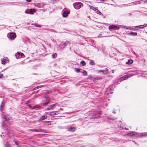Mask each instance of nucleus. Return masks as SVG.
Instances as JSON below:
<instances>
[{
	"mask_svg": "<svg viewBox=\"0 0 147 147\" xmlns=\"http://www.w3.org/2000/svg\"><path fill=\"white\" fill-rule=\"evenodd\" d=\"M90 64L92 65H94V62L93 61L91 60L90 63Z\"/></svg>",
	"mask_w": 147,
	"mask_h": 147,
	"instance_id": "72a5a7b5",
	"label": "nucleus"
},
{
	"mask_svg": "<svg viewBox=\"0 0 147 147\" xmlns=\"http://www.w3.org/2000/svg\"><path fill=\"white\" fill-rule=\"evenodd\" d=\"M130 76H128V75H125L124 76V77L125 78H123V79H127Z\"/></svg>",
	"mask_w": 147,
	"mask_h": 147,
	"instance_id": "7c9ffc66",
	"label": "nucleus"
},
{
	"mask_svg": "<svg viewBox=\"0 0 147 147\" xmlns=\"http://www.w3.org/2000/svg\"><path fill=\"white\" fill-rule=\"evenodd\" d=\"M29 11L28 10H26L25 11V13H26L29 14Z\"/></svg>",
	"mask_w": 147,
	"mask_h": 147,
	"instance_id": "4c0bfd02",
	"label": "nucleus"
},
{
	"mask_svg": "<svg viewBox=\"0 0 147 147\" xmlns=\"http://www.w3.org/2000/svg\"><path fill=\"white\" fill-rule=\"evenodd\" d=\"M57 56V54L56 53H55L53 54L52 55V57L53 58H55Z\"/></svg>",
	"mask_w": 147,
	"mask_h": 147,
	"instance_id": "4be33fe9",
	"label": "nucleus"
},
{
	"mask_svg": "<svg viewBox=\"0 0 147 147\" xmlns=\"http://www.w3.org/2000/svg\"><path fill=\"white\" fill-rule=\"evenodd\" d=\"M90 8H91L92 9H95L94 7H93L92 6H91V7H90Z\"/></svg>",
	"mask_w": 147,
	"mask_h": 147,
	"instance_id": "8fccbe9b",
	"label": "nucleus"
},
{
	"mask_svg": "<svg viewBox=\"0 0 147 147\" xmlns=\"http://www.w3.org/2000/svg\"><path fill=\"white\" fill-rule=\"evenodd\" d=\"M39 107L38 105H36L32 107V108H31V109H36L37 108H38Z\"/></svg>",
	"mask_w": 147,
	"mask_h": 147,
	"instance_id": "b1692460",
	"label": "nucleus"
},
{
	"mask_svg": "<svg viewBox=\"0 0 147 147\" xmlns=\"http://www.w3.org/2000/svg\"><path fill=\"white\" fill-rule=\"evenodd\" d=\"M95 11H96V12H98L99 11V10L98 9H95Z\"/></svg>",
	"mask_w": 147,
	"mask_h": 147,
	"instance_id": "c03bdc74",
	"label": "nucleus"
},
{
	"mask_svg": "<svg viewBox=\"0 0 147 147\" xmlns=\"http://www.w3.org/2000/svg\"><path fill=\"white\" fill-rule=\"evenodd\" d=\"M16 35L15 33L11 32L8 33L7 34V36L9 38L11 39H14L16 37Z\"/></svg>",
	"mask_w": 147,
	"mask_h": 147,
	"instance_id": "20e7f679",
	"label": "nucleus"
},
{
	"mask_svg": "<svg viewBox=\"0 0 147 147\" xmlns=\"http://www.w3.org/2000/svg\"><path fill=\"white\" fill-rule=\"evenodd\" d=\"M99 1H105L104 0H99Z\"/></svg>",
	"mask_w": 147,
	"mask_h": 147,
	"instance_id": "3c124183",
	"label": "nucleus"
},
{
	"mask_svg": "<svg viewBox=\"0 0 147 147\" xmlns=\"http://www.w3.org/2000/svg\"><path fill=\"white\" fill-rule=\"evenodd\" d=\"M133 62V61L131 59L129 60L128 61L126 62V64L127 65H130Z\"/></svg>",
	"mask_w": 147,
	"mask_h": 147,
	"instance_id": "dca6fc26",
	"label": "nucleus"
},
{
	"mask_svg": "<svg viewBox=\"0 0 147 147\" xmlns=\"http://www.w3.org/2000/svg\"><path fill=\"white\" fill-rule=\"evenodd\" d=\"M73 5L76 9H78L81 8V6H83V4L81 2H76L74 3Z\"/></svg>",
	"mask_w": 147,
	"mask_h": 147,
	"instance_id": "7ed1b4c3",
	"label": "nucleus"
},
{
	"mask_svg": "<svg viewBox=\"0 0 147 147\" xmlns=\"http://www.w3.org/2000/svg\"><path fill=\"white\" fill-rule=\"evenodd\" d=\"M42 87V86H39L36 87V88H37L38 89L39 88H40Z\"/></svg>",
	"mask_w": 147,
	"mask_h": 147,
	"instance_id": "ea45409f",
	"label": "nucleus"
},
{
	"mask_svg": "<svg viewBox=\"0 0 147 147\" xmlns=\"http://www.w3.org/2000/svg\"><path fill=\"white\" fill-rule=\"evenodd\" d=\"M68 130L71 132H73L75 130V128L74 127H70L68 128Z\"/></svg>",
	"mask_w": 147,
	"mask_h": 147,
	"instance_id": "ddd939ff",
	"label": "nucleus"
},
{
	"mask_svg": "<svg viewBox=\"0 0 147 147\" xmlns=\"http://www.w3.org/2000/svg\"><path fill=\"white\" fill-rule=\"evenodd\" d=\"M46 99V102L43 103L42 105L43 106L47 105L48 104H49L50 102V98L48 96L47 97Z\"/></svg>",
	"mask_w": 147,
	"mask_h": 147,
	"instance_id": "423d86ee",
	"label": "nucleus"
},
{
	"mask_svg": "<svg viewBox=\"0 0 147 147\" xmlns=\"http://www.w3.org/2000/svg\"><path fill=\"white\" fill-rule=\"evenodd\" d=\"M3 102H2V104L0 105V110L1 111H2V108H3L4 106L2 105V104H3Z\"/></svg>",
	"mask_w": 147,
	"mask_h": 147,
	"instance_id": "c85d7f7f",
	"label": "nucleus"
},
{
	"mask_svg": "<svg viewBox=\"0 0 147 147\" xmlns=\"http://www.w3.org/2000/svg\"><path fill=\"white\" fill-rule=\"evenodd\" d=\"M41 131H41V129H35V132H38Z\"/></svg>",
	"mask_w": 147,
	"mask_h": 147,
	"instance_id": "473e14b6",
	"label": "nucleus"
},
{
	"mask_svg": "<svg viewBox=\"0 0 147 147\" xmlns=\"http://www.w3.org/2000/svg\"><path fill=\"white\" fill-rule=\"evenodd\" d=\"M26 1L28 2H31L32 1L31 0H26Z\"/></svg>",
	"mask_w": 147,
	"mask_h": 147,
	"instance_id": "a18cd8bd",
	"label": "nucleus"
},
{
	"mask_svg": "<svg viewBox=\"0 0 147 147\" xmlns=\"http://www.w3.org/2000/svg\"><path fill=\"white\" fill-rule=\"evenodd\" d=\"M44 5L42 3H36L35 4V6L39 8H43Z\"/></svg>",
	"mask_w": 147,
	"mask_h": 147,
	"instance_id": "0eeeda50",
	"label": "nucleus"
},
{
	"mask_svg": "<svg viewBox=\"0 0 147 147\" xmlns=\"http://www.w3.org/2000/svg\"><path fill=\"white\" fill-rule=\"evenodd\" d=\"M1 115L3 119L2 121H3L2 125V128L7 130V132H5L7 134L5 136L2 135V134H3L2 132L0 136L2 138H3H3H5L4 140H5L7 139L8 136H9V133L10 131H9V120L10 119L8 118L9 115L5 112H2L1 113Z\"/></svg>",
	"mask_w": 147,
	"mask_h": 147,
	"instance_id": "f257e3e1",
	"label": "nucleus"
},
{
	"mask_svg": "<svg viewBox=\"0 0 147 147\" xmlns=\"http://www.w3.org/2000/svg\"><path fill=\"white\" fill-rule=\"evenodd\" d=\"M100 72H102L104 74H106L108 73V71L107 70H100L99 71Z\"/></svg>",
	"mask_w": 147,
	"mask_h": 147,
	"instance_id": "f3484780",
	"label": "nucleus"
},
{
	"mask_svg": "<svg viewBox=\"0 0 147 147\" xmlns=\"http://www.w3.org/2000/svg\"><path fill=\"white\" fill-rule=\"evenodd\" d=\"M47 122H49V121H46Z\"/></svg>",
	"mask_w": 147,
	"mask_h": 147,
	"instance_id": "5fc2aeb1",
	"label": "nucleus"
},
{
	"mask_svg": "<svg viewBox=\"0 0 147 147\" xmlns=\"http://www.w3.org/2000/svg\"><path fill=\"white\" fill-rule=\"evenodd\" d=\"M100 115L99 113H95L93 115L94 118H97L100 117Z\"/></svg>",
	"mask_w": 147,
	"mask_h": 147,
	"instance_id": "9d476101",
	"label": "nucleus"
},
{
	"mask_svg": "<svg viewBox=\"0 0 147 147\" xmlns=\"http://www.w3.org/2000/svg\"><path fill=\"white\" fill-rule=\"evenodd\" d=\"M129 30H132L133 31H137L138 30H137V29H135V28H133L130 27H129Z\"/></svg>",
	"mask_w": 147,
	"mask_h": 147,
	"instance_id": "cd10ccee",
	"label": "nucleus"
},
{
	"mask_svg": "<svg viewBox=\"0 0 147 147\" xmlns=\"http://www.w3.org/2000/svg\"><path fill=\"white\" fill-rule=\"evenodd\" d=\"M20 54H21L20 56H22L24 55V54L23 53H21Z\"/></svg>",
	"mask_w": 147,
	"mask_h": 147,
	"instance_id": "de8ad7c7",
	"label": "nucleus"
},
{
	"mask_svg": "<svg viewBox=\"0 0 147 147\" xmlns=\"http://www.w3.org/2000/svg\"><path fill=\"white\" fill-rule=\"evenodd\" d=\"M21 52H18L17 53V54L18 55H20V54H21Z\"/></svg>",
	"mask_w": 147,
	"mask_h": 147,
	"instance_id": "49530a36",
	"label": "nucleus"
},
{
	"mask_svg": "<svg viewBox=\"0 0 147 147\" xmlns=\"http://www.w3.org/2000/svg\"><path fill=\"white\" fill-rule=\"evenodd\" d=\"M120 27L122 28H124L126 30H129V27H127L125 26H120Z\"/></svg>",
	"mask_w": 147,
	"mask_h": 147,
	"instance_id": "393cba45",
	"label": "nucleus"
},
{
	"mask_svg": "<svg viewBox=\"0 0 147 147\" xmlns=\"http://www.w3.org/2000/svg\"><path fill=\"white\" fill-rule=\"evenodd\" d=\"M30 130L32 132H35V129H31Z\"/></svg>",
	"mask_w": 147,
	"mask_h": 147,
	"instance_id": "a19ab883",
	"label": "nucleus"
},
{
	"mask_svg": "<svg viewBox=\"0 0 147 147\" xmlns=\"http://www.w3.org/2000/svg\"><path fill=\"white\" fill-rule=\"evenodd\" d=\"M137 134V133L136 132H130L129 133H128V135L129 136H134L136 134Z\"/></svg>",
	"mask_w": 147,
	"mask_h": 147,
	"instance_id": "f8f14e48",
	"label": "nucleus"
},
{
	"mask_svg": "<svg viewBox=\"0 0 147 147\" xmlns=\"http://www.w3.org/2000/svg\"><path fill=\"white\" fill-rule=\"evenodd\" d=\"M137 32H131L128 34L129 35H131L132 36H135L137 35Z\"/></svg>",
	"mask_w": 147,
	"mask_h": 147,
	"instance_id": "2eb2a0df",
	"label": "nucleus"
},
{
	"mask_svg": "<svg viewBox=\"0 0 147 147\" xmlns=\"http://www.w3.org/2000/svg\"><path fill=\"white\" fill-rule=\"evenodd\" d=\"M147 135V133H143L141 134L140 136H145Z\"/></svg>",
	"mask_w": 147,
	"mask_h": 147,
	"instance_id": "5701e85b",
	"label": "nucleus"
},
{
	"mask_svg": "<svg viewBox=\"0 0 147 147\" xmlns=\"http://www.w3.org/2000/svg\"><path fill=\"white\" fill-rule=\"evenodd\" d=\"M53 108L52 107V106L51 105L49 106L47 109L46 110H49L51 109H53Z\"/></svg>",
	"mask_w": 147,
	"mask_h": 147,
	"instance_id": "a878e982",
	"label": "nucleus"
},
{
	"mask_svg": "<svg viewBox=\"0 0 147 147\" xmlns=\"http://www.w3.org/2000/svg\"><path fill=\"white\" fill-rule=\"evenodd\" d=\"M109 29L110 30L113 31V30H118L119 29V28L116 26L113 25L109 26Z\"/></svg>",
	"mask_w": 147,
	"mask_h": 147,
	"instance_id": "39448f33",
	"label": "nucleus"
},
{
	"mask_svg": "<svg viewBox=\"0 0 147 147\" xmlns=\"http://www.w3.org/2000/svg\"><path fill=\"white\" fill-rule=\"evenodd\" d=\"M82 71H81V72L82 74L84 76H86L87 74V72L86 71L82 69Z\"/></svg>",
	"mask_w": 147,
	"mask_h": 147,
	"instance_id": "6ab92c4d",
	"label": "nucleus"
},
{
	"mask_svg": "<svg viewBox=\"0 0 147 147\" xmlns=\"http://www.w3.org/2000/svg\"><path fill=\"white\" fill-rule=\"evenodd\" d=\"M4 147H10V146L9 144L6 143Z\"/></svg>",
	"mask_w": 147,
	"mask_h": 147,
	"instance_id": "f704fd0d",
	"label": "nucleus"
},
{
	"mask_svg": "<svg viewBox=\"0 0 147 147\" xmlns=\"http://www.w3.org/2000/svg\"><path fill=\"white\" fill-rule=\"evenodd\" d=\"M101 36V35H99V36H98V37H100Z\"/></svg>",
	"mask_w": 147,
	"mask_h": 147,
	"instance_id": "864d4df0",
	"label": "nucleus"
},
{
	"mask_svg": "<svg viewBox=\"0 0 147 147\" xmlns=\"http://www.w3.org/2000/svg\"><path fill=\"white\" fill-rule=\"evenodd\" d=\"M3 76V75L2 74H0V78H2Z\"/></svg>",
	"mask_w": 147,
	"mask_h": 147,
	"instance_id": "37998d69",
	"label": "nucleus"
},
{
	"mask_svg": "<svg viewBox=\"0 0 147 147\" xmlns=\"http://www.w3.org/2000/svg\"><path fill=\"white\" fill-rule=\"evenodd\" d=\"M47 117V116L46 115H44L42 116L40 118L38 119V120L39 121H40L42 120L46 119Z\"/></svg>",
	"mask_w": 147,
	"mask_h": 147,
	"instance_id": "1a4fd4ad",
	"label": "nucleus"
},
{
	"mask_svg": "<svg viewBox=\"0 0 147 147\" xmlns=\"http://www.w3.org/2000/svg\"><path fill=\"white\" fill-rule=\"evenodd\" d=\"M69 43V42L68 41L61 42L59 46V47L61 49H64Z\"/></svg>",
	"mask_w": 147,
	"mask_h": 147,
	"instance_id": "f03ea898",
	"label": "nucleus"
},
{
	"mask_svg": "<svg viewBox=\"0 0 147 147\" xmlns=\"http://www.w3.org/2000/svg\"><path fill=\"white\" fill-rule=\"evenodd\" d=\"M58 113V112L57 111L51 112H49V115H54L57 114Z\"/></svg>",
	"mask_w": 147,
	"mask_h": 147,
	"instance_id": "6e6552de",
	"label": "nucleus"
},
{
	"mask_svg": "<svg viewBox=\"0 0 147 147\" xmlns=\"http://www.w3.org/2000/svg\"><path fill=\"white\" fill-rule=\"evenodd\" d=\"M56 105V104H55L52 105H51L52 106V107H53V109L54 108V107Z\"/></svg>",
	"mask_w": 147,
	"mask_h": 147,
	"instance_id": "58836bf2",
	"label": "nucleus"
},
{
	"mask_svg": "<svg viewBox=\"0 0 147 147\" xmlns=\"http://www.w3.org/2000/svg\"><path fill=\"white\" fill-rule=\"evenodd\" d=\"M69 13L68 11H64L63 12L62 16L63 17H66L67 16Z\"/></svg>",
	"mask_w": 147,
	"mask_h": 147,
	"instance_id": "9b49d317",
	"label": "nucleus"
},
{
	"mask_svg": "<svg viewBox=\"0 0 147 147\" xmlns=\"http://www.w3.org/2000/svg\"><path fill=\"white\" fill-rule=\"evenodd\" d=\"M140 25L136 26L135 27V28L140 29Z\"/></svg>",
	"mask_w": 147,
	"mask_h": 147,
	"instance_id": "e433bc0d",
	"label": "nucleus"
},
{
	"mask_svg": "<svg viewBox=\"0 0 147 147\" xmlns=\"http://www.w3.org/2000/svg\"><path fill=\"white\" fill-rule=\"evenodd\" d=\"M34 25L36 27H40V28L42 26H41L40 25H39V24H34Z\"/></svg>",
	"mask_w": 147,
	"mask_h": 147,
	"instance_id": "c756f323",
	"label": "nucleus"
},
{
	"mask_svg": "<svg viewBox=\"0 0 147 147\" xmlns=\"http://www.w3.org/2000/svg\"><path fill=\"white\" fill-rule=\"evenodd\" d=\"M147 26V24L143 25H140V29L143 28H144Z\"/></svg>",
	"mask_w": 147,
	"mask_h": 147,
	"instance_id": "bb28decb",
	"label": "nucleus"
},
{
	"mask_svg": "<svg viewBox=\"0 0 147 147\" xmlns=\"http://www.w3.org/2000/svg\"><path fill=\"white\" fill-rule=\"evenodd\" d=\"M1 63H2L3 64H4L6 63L4 59H3V61H2Z\"/></svg>",
	"mask_w": 147,
	"mask_h": 147,
	"instance_id": "c9c22d12",
	"label": "nucleus"
},
{
	"mask_svg": "<svg viewBox=\"0 0 147 147\" xmlns=\"http://www.w3.org/2000/svg\"><path fill=\"white\" fill-rule=\"evenodd\" d=\"M28 105L31 109L32 107L31 106V105L30 104Z\"/></svg>",
	"mask_w": 147,
	"mask_h": 147,
	"instance_id": "79ce46f5",
	"label": "nucleus"
},
{
	"mask_svg": "<svg viewBox=\"0 0 147 147\" xmlns=\"http://www.w3.org/2000/svg\"><path fill=\"white\" fill-rule=\"evenodd\" d=\"M98 14H100L101 13L100 11H99L98 12Z\"/></svg>",
	"mask_w": 147,
	"mask_h": 147,
	"instance_id": "603ef678",
	"label": "nucleus"
},
{
	"mask_svg": "<svg viewBox=\"0 0 147 147\" xmlns=\"http://www.w3.org/2000/svg\"><path fill=\"white\" fill-rule=\"evenodd\" d=\"M35 11V10L34 9H30L29 10V13L31 14H33Z\"/></svg>",
	"mask_w": 147,
	"mask_h": 147,
	"instance_id": "4468645a",
	"label": "nucleus"
},
{
	"mask_svg": "<svg viewBox=\"0 0 147 147\" xmlns=\"http://www.w3.org/2000/svg\"><path fill=\"white\" fill-rule=\"evenodd\" d=\"M13 142L17 145V146L18 145V144L20 143V142L18 141L16 139H14L13 140Z\"/></svg>",
	"mask_w": 147,
	"mask_h": 147,
	"instance_id": "aec40b11",
	"label": "nucleus"
},
{
	"mask_svg": "<svg viewBox=\"0 0 147 147\" xmlns=\"http://www.w3.org/2000/svg\"><path fill=\"white\" fill-rule=\"evenodd\" d=\"M37 89V88H36V87H35L33 88V90H35Z\"/></svg>",
	"mask_w": 147,
	"mask_h": 147,
	"instance_id": "09e8293b",
	"label": "nucleus"
},
{
	"mask_svg": "<svg viewBox=\"0 0 147 147\" xmlns=\"http://www.w3.org/2000/svg\"><path fill=\"white\" fill-rule=\"evenodd\" d=\"M80 63L82 66H84L86 65L85 62L83 60Z\"/></svg>",
	"mask_w": 147,
	"mask_h": 147,
	"instance_id": "412c9836",
	"label": "nucleus"
},
{
	"mask_svg": "<svg viewBox=\"0 0 147 147\" xmlns=\"http://www.w3.org/2000/svg\"><path fill=\"white\" fill-rule=\"evenodd\" d=\"M82 70V69H81L76 68L75 69L74 71L78 73L79 72H81V71L80 70Z\"/></svg>",
	"mask_w": 147,
	"mask_h": 147,
	"instance_id": "a211bd4d",
	"label": "nucleus"
},
{
	"mask_svg": "<svg viewBox=\"0 0 147 147\" xmlns=\"http://www.w3.org/2000/svg\"><path fill=\"white\" fill-rule=\"evenodd\" d=\"M112 120H115V119H113Z\"/></svg>",
	"mask_w": 147,
	"mask_h": 147,
	"instance_id": "6e6d98bb",
	"label": "nucleus"
},
{
	"mask_svg": "<svg viewBox=\"0 0 147 147\" xmlns=\"http://www.w3.org/2000/svg\"><path fill=\"white\" fill-rule=\"evenodd\" d=\"M51 91H47L45 92V94H48L51 92Z\"/></svg>",
	"mask_w": 147,
	"mask_h": 147,
	"instance_id": "2f4dec72",
	"label": "nucleus"
},
{
	"mask_svg": "<svg viewBox=\"0 0 147 147\" xmlns=\"http://www.w3.org/2000/svg\"><path fill=\"white\" fill-rule=\"evenodd\" d=\"M20 3L22 4H23L22 3Z\"/></svg>",
	"mask_w": 147,
	"mask_h": 147,
	"instance_id": "4d7b16f0",
	"label": "nucleus"
}]
</instances>
